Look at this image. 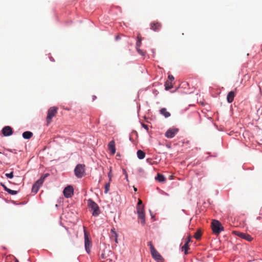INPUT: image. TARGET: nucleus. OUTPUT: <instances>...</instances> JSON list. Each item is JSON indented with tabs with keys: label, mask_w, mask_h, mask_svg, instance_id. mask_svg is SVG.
Wrapping results in <instances>:
<instances>
[{
	"label": "nucleus",
	"mask_w": 262,
	"mask_h": 262,
	"mask_svg": "<svg viewBox=\"0 0 262 262\" xmlns=\"http://www.w3.org/2000/svg\"><path fill=\"white\" fill-rule=\"evenodd\" d=\"M88 205L93 216H97L100 214V211L98 205L92 199L88 200Z\"/></svg>",
	"instance_id": "f257e3e1"
},
{
	"label": "nucleus",
	"mask_w": 262,
	"mask_h": 262,
	"mask_svg": "<svg viewBox=\"0 0 262 262\" xmlns=\"http://www.w3.org/2000/svg\"><path fill=\"white\" fill-rule=\"evenodd\" d=\"M49 175V174L46 173V174H45L41 176V177L40 178V179L39 180H38L35 183V184H33L32 188V192L36 193L38 192L40 187L42 185L45 178H47V177H48Z\"/></svg>",
	"instance_id": "f03ea898"
},
{
	"label": "nucleus",
	"mask_w": 262,
	"mask_h": 262,
	"mask_svg": "<svg viewBox=\"0 0 262 262\" xmlns=\"http://www.w3.org/2000/svg\"><path fill=\"white\" fill-rule=\"evenodd\" d=\"M213 232L215 234H219L224 230V227L221 223L217 220H213L211 224Z\"/></svg>",
	"instance_id": "7ed1b4c3"
},
{
	"label": "nucleus",
	"mask_w": 262,
	"mask_h": 262,
	"mask_svg": "<svg viewBox=\"0 0 262 262\" xmlns=\"http://www.w3.org/2000/svg\"><path fill=\"white\" fill-rule=\"evenodd\" d=\"M58 108L55 106L50 107L48 111V115L46 119L47 124L48 125L52 121L53 117H55L57 113Z\"/></svg>",
	"instance_id": "20e7f679"
},
{
	"label": "nucleus",
	"mask_w": 262,
	"mask_h": 262,
	"mask_svg": "<svg viewBox=\"0 0 262 262\" xmlns=\"http://www.w3.org/2000/svg\"><path fill=\"white\" fill-rule=\"evenodd\" d=\"M138 219L141 220V223L144 225L145 223V212L144 206L137 207Z\"/></svg>",
	"instance_id": "39448f33"
},
{
	"label": "nucleus",
	"mask_w": 262,
	"mask_h": 262,
	"mask_svg": "<svg viewBox=\"0 0 262 262\" xmlns=\"http://www.w3.org/2000/svg\"><path fill=\"white\" fill-rule=\"evenodd\" d=\"M84 165L78 164L75 168V173L77 177L81 178L84 172Z\"/></svg>",
	"instance_id": "423d86ee"
},
{
	"label": "nucleus",
	"mask_w": 262,
	"mask_h": 262,
	"mask_svg": "<svg viewBox=\"0 0 262 262\" xmlns=\"http://www.w3.org/2000/svg\"><path fill=\"white\" fill-rule=\"evenodd\" d=\"M84 245L85 249L88 253H90L91 252V247L92 246L91 241L89 239L88 235L84 230Z\"/></svg>",
	"instance_id": "0eeeda50"
},
{
	"label": "nucleus",
	"mask_w": 262,
	"mask_h": 262,
	"mask_svg": "<svg viewBox=\"0 0 262 262\" xmlns=\"http://www.w3.org/2000/svg\"><path fill=\"white\" fill-rule=\"evenodd\" d=\"M178 132L179 129L177 128H170L165 133V135L167 138H172L175 136Z\"/></svg>",
	"instance_id": "6e6552de"
},
{
	"label": "nucleus",
	"mask_w": 262,
	"mask_h": 262,
	"mask_svg": "<svg viewBox=\"0 0 262 262\" xmlns=\"http://www.w3.org/2000/svg\"><path fill=\"white\" fill-rule=\"evenodd\" d=\"M151 254L153 258L158 262H163L164 260L163 258L162 257L161 254L157 251L155 249L152 251H150Z\"/></svg>",
	"instance_id": "1a4fd4ad"
},
{
	"label": "nucleus",
	"mask_w": 262,
	"mask_h": 262,
	"mask_svg": "<svg viewBox=\"0 0 262 262\" xmlns=\"http://www.w3.org/2000/svg\"><path fill=\"white\" fill-rule=\"evenodd\" d=\"M74 189L72 186L66 187L63 191L64 196L67 198H71L73 194Z\"/></svg>",
	"instance_id": "9d476101"
},
{
	"label": "nucleus",
	"mask_w": 262,
	"mask_h": 262,
	"mask_svg": "<svg viewBox=\"0 0 262 262\" xmlns=\"http://www.w3.org/2000/svg\"><path fill=\"white\" fill-rule=\"evenodd\" d=\"M150 29L154 31H159L162 28V24L157 21H154L150 24Z\"/></svg>",
	"instance_id": "9b49d317"
},
{
	"label": "nucleus",
	"mask_w": 262,
	"mask_h": 262,
	"mask_svg": "<svg viewBox=\"0 0 262 262\" xmlns=\"http://www.w3.org/2000/svg\"><path fill=\"white\" fill-rule=\"evenodd\" d=\"M2 133L5 136H10L13 134L12 128L9 126H6L3 128Z\"/></svg>",
	"instance_id": "f8f14e48"
},
{
	"label": "nucleus",
	"mask_w": 262,
	"mask_h": 262,
	"mask_svg": "<svg viewBox=\"0 0 262 262\" xmlns=\"http://www.w3.org/2000/svg\"><path fill=\"white\" fill-rule=\"evenodd\" d=\"M237 235L239 237H240L243 239H245L248 241H249V242L251 241L253 239V238L249 234H248L246 233L238 232L237 233Z\"/></svg>",
	"instance_id": "ddd939ff"
},
{
	"label": "nucleus",
	"mask_w": 262,
	"mask_h": 262,
	"mask_svg": "<svg viewBox=\"0 0 262 262\" xmlns=\"http://www.w3.org/2000/svg\"><path fill=\"white\" fill-rule=\"evenodd\" d=\"M108 148L111 151L112 155H114L116 152L115 143L114 140L110 141L108 144Z\"/></svg>",
	"instance_id": "4468645a"
},
{
	"label": "nucleus",
	"mask_w": 262,
	"mask_h": 262,
	"mask_svg": "<svg viewBox=\"0 0 262 262\" xmlns=\"http://www.w3.org/2000/svg\"><path fill=\"white\" fill-rule=\"evenodd\" d=\"M118 235L115 231V229L113 228L111 230L110 238L111 240L114 241L116 243H118Z\"/></svg>",
	"instance_id": "2eb2a0df"
},
{
	"label": "nucleus",
	"mask_w": 262,
	"mask_h": 262,
	"mask_svg": "<svg viewBox=\"0 0 262 262\" xmlns=\"http://www.w3.org/2000/svg\"><path fill=\"white\" fill-rule=\"evenodd\" d=\"M235 96V93L234 91H230L227 95V100L228 103H231L234 100Z\"/></svg>",
	"instance_id": "dca6fc26"
},
{
	"label": "nucleus",
	"mask_w": 262,
	"mask_h": 262,
	"mask_svg": "<svg viewBox=\"0 0 262 262\" xmlns=\"http://www.w3.org/2000/svg\"><path fill=\"white\" fill-rule=\"evenodd\" d=\"M33 136V133L29 131H26L23 133V137L26 139H30Z\"/></svg>",
	"instance_id": "f3484780"
},
{
	"label": "nucleus",
	"mask_w": 262,
	"mask_h": 262,
	"mask_svg": "<svg viewBox=\"0 0 262 262\" xmlns=\"http://www.w3.org/2000/svg\"><path fill=\"white\" fill-rule=\"evenodd\" d=\"M156 179L160 182H164L166 181V178L165 177L160 173L157 174Z\"/></svg>",
	"instance_id": "a211bd4d"
},
{
	"label": "nucleus",
	"mask_w": 262,
	"mask_h": 262,
	"mask_svg": "<svg viewBox=\"0 0 262 262\" xmlns=\"http://www.w3.org/2000/svg\"><path fill=\"white\" fill-rule=\"evenodd\" d=\"M160 112V113L166 118L169 117L170 116V113L167 112L165 108H161Z\"/></svg>",
	"instance_id": "6ab92c4d"
},
{
	"label": "nucleus",
	"mask_w": 262,
	"mask_h": 262,
	"mask_svg": "<svg viewBox=\"0 0 262 262\" xmlns=\"http://www.w3.org/2000/svg\"><path fill=\"white\" fill-rule=\"evenodd\" d=\"M137 157L139 159H143L145 158V153L141 150H138L137 151Z\"/></svg>",
	"instance_id": "aec40b11"
},
{
	"label": "nucleus",
	"mask_w": 262,
	"mask_h": 262,
	"mask_svg": "<svg viewBox=\"0 0 262 262\" xmlns=\"http://www.w3.org/2000/svg\"><path fill=\"white\" fill-rule=\"evenodd\" d=\"M108 255L104 251H103L102 252V253H101V254L100 255V258L101 260H102V259H103V260H105V259H106V260H108L109 259V260H110V258H107ZM101 262H104V260H102Z\"/></svg>",
	"instance_id": "412c9836"
},
{
	"label": "nucleus",
	"mask_w": 262,
	"mask_h": 262,
	"mask_svg": "<svg viewBox=\"0 0 262 262\" xmlns=\"http://www.w3.org/2000/svg\"><path fill=\"white\" fill-rule=\"evenodd\" d=\"M201 235H202V232H201V230L198 229L196 231V232L195 233V234L194 235V237L196 239L199 240L201 238Z\"/></svg>",
	"instance_id": "4be33fe9"
},
{
	"label": "nucleus",
	"mask_w": 262,
	"mask_h": 262,
	"mask_svg": "<svg viewBox=\"0 0 262 262\" xmlns=\"http://www.w3.org/2000/svg\"><path fill=\"white\" fill-rule=\"evenodd\" d=\"M189 249L188 242H186L184 245L182 247V250L184 251L185 254L187 255L188 254L187 251Z\"/></svg>",
	"instance_id": "5701e85b"
},
{
	"label": "nucleus",
	"mask_w": 262,
	"mask_h": 262,
	"mask_svg": "<svg viewBox=\"0 0 262 262\" xmlns=\"http://www.w3.org/2000/svg\"><path fill=\"white\" fill-rule=\"evenodd\" d=\"M165 89L166 90H168L170 89L171 88H172V85L171 83V82H170L168 81H166L165 83Z\"/></svg>",
	"instance_id": "b1692460"
},
{
	"label": "nucleus",
	"mask_w": 262,
	"mask_h": 262,
	"mask_svg": "<svg viewBox=\"0 0 262 262\" xmlns=\"http://www.w3.org/2000/svg\"><path fill=\"white\" fill-rule=\"evenodd\" d=\"M110 182L107 183H106L105 185V190H104V192L105 193H107L109 190H110Z\"/></svg>",
	"instance_id": "393cba45"
},
{
	"label": "nucleus",
	"mask_w": 262,
	"mask_h": 262,
	"mask_svg": "<svg viewBox=\"0 0 262 262\" xmlns=\"http://www.w3.org/2000/svg\"><path fill=\"white\" fill-rule=\"evenodd\" d=\"M137 51L138 52V53L139 54H140L141 55H142L143 56H145V53H146L145 51L140 49V48L137 49Z\"/></svg>",
	"instance_id": "a878e982"
},
{
	"label": "nucleus",
	"mask_w": 262,
	"mask_h": 262,
	"mask_svg": "<svg viewBox=\"0 0 262 262\" xmlns=\"http://www.w3.org/2000/svg\"><path fill=\"white\" fill-rule=\"evenodd\" d=\"M147 245L148 246H149L150 247V251H152L153 250L155 249V248H154L152 244V242H148L147 243Z\"/></svg>",
	"instance_id": "bb28decb"
},
{
	"label": "nucleus",
	"mask_w": 262,
	"mask_h": 262,
	"mask_svg": "<svg viewBox=\"0 0 262 262\" xmlns=\"http://www.w3.org/2000/svg\"><path fill=\"white\" fill-rule=\"evenodd\" d=\"M6 176L8 178H12L13 177V172H11L9 173H6Z\"/></svg>",
	"instance_id": "cd10ccee"
},
{
	"label": "nucleus",
	"mask_w": 262,
	"mask_h": 262,
	"mask_svg": "<svg viewBox=\"0 0 262 262\" xmlns=\"http://www.w3.org/2000/svg\"><path fill=\"white\" fill-rule=\"evenodd\" d=\"M143 206H144L142 205V201L141 200L139 199V201L138 202V204H137V207H143Z\"/></svg>",
	"instance_id": "c85d7f7f"
},
{
	"label": "nucleus",
	"mask_w": 262,
	"mask_h": 262,
	"mask_svg": "<svg viewBox=\"0 0 262 262\" xmlns=\"http://www.w3.org/2000/svg\"><path fill=\"white\" fill-rule=\"evenodd\" d=\"M141 41H140V40L139 41H137V42H136V49H138V48H139L141 45Z\"/></svg>",
	"instance_id": "c756f323"
},
{
	"label": "nucleus",
	"mask_w": 262,
	"mask_h": 262,
	"mask_svg": "<svg viewBox=\"0 0 262 262\" xmlns=\"http://www.w3.org/2000/svg\"><path fill=\"white\" fill-rule=\"evenodd\" d=\"M137 41H142V38L141 37V35L140 33H138L137 37Z\"/></svg>",
	"instance_id": "7c9ffc66"
},
{
	"label": "nucleus",
	"mask_w": 262,
	"mask_h": 262,
	"mask_svg": "<svg viewBox=\"0 0 262 262\" xmlns=\"http://www.w3.org/2000/svg\"><path fill=\"white\" fill-rule=\"evenodd\" d=\"M108 177H109V181H111L112 180V170L111 169L110 172L108 173Z\"/></svg>",
	"instance_id": "2f4dec72"
},
{
	"label": "nucleus",
	"mask_w": 262,
	"mask_h": 262,
	"mask_svg": "<svg viewBox=\"0 0 262 262\" xmlns=\"http://www.w3.org/2000/svg\"><path fill=\"white\" fill-rule=\"evenodd\" d=\"M17 191L11 190V191L10 192L9 194H12V195H15L17 194Z\"/></svg>",
	"instance_id": "473e14b6"
},
{
	"label": "nucleus",
	"mask_w": 262,
	"mask_h": 262,
	"mask_svg": "<svg viewBox=\"0 0 262 262\" xmlns=\"http://www.w3.org/2000/svg\"><path fill=\"white\" fill-rule=\"evenodd\" d=\"M142 126L146 130H148V126L146 124H142Z\"/></svg>",
	"instance_id": "72a5a7b5"
},
{
	"label": "nucleus",
	"mask_w": 262,
	"mask_h": 262,
	"mask_svg": "<svg viewBox=\"0 0 262 262\" xmlns=\"http://www.w3.org/2000/svg\"><path fill=\"white\" fill-rule=\"evenodd\" d=\"M168 79L170 81L173 80H174V77L172 75H170L168 76Z\"/></svg>",
	"instance_id": "f704fd0d"
},
{
	"label": "nucleus",
	"mask_w": 262,
	"mask_h": 262,
	"mask_svg": "<svg viewBox=\"0 0 262 262\" xmlns=\"http://www.w3.org/2000/svg\"><path fill=\"white\" fill-rule=\"evenodd\" d=\"M191 241V236L188 237L186 242H188V244Z\"/></svg>",
	"instance_id": "c9c22d12"
},
{
	"label": "nucleus",
	"mask_w": 262,
	"mask_h": 262,
	"mask_svg": "<svg viewBox=\"0 0 262 262\" xmlns=\"http://www.w3.org/2000/svg\"><path fill=\"white\" fill-rule=\"evenodd\" d=\"M123 173L125 175L126 178L127 180V174L126 171L124 169L123 170Z\"/></svg>",
	"instance_id": "e433bc0d"
},
{
	"label": "nucleus",
	"mask_w": 262,
	"mask_h": 262,
	"mask_svg": "<svg viewBox=\"0 0 262 262\" xmlns=\"http://www.w3.org/2000/svg\"><path fill=\"white\" fill-rule=\"evenodd\" d=\"M11 189L8 188V189H6V191L7 192H8L9 193H10V192L11 191Z\"/></svg>",
	"instance_id": "4c0bfd02"
},
{
	"label": "nucleus",
	"mask_w": 262,
	"mask_h": 262,
	"mask_svg": "<svg viewBox=\"0 0 262 262\" xmlns=\"http://www.w3.org/2000/svg\"><path fill=\"white\" fill-rule=\"evenodd\" d=\"M93 98V100H95L96 99V96H93L92 97Z\"/></svg>",
	"instance_id": "58836bf2"
},
{
	"label": "nucleus",
	"mask_w": 262,
	"mask_h": 262,
	"mask_svg": "<svg viewBox=\"0 0 262 262\" xmlns=\"http://www.w3.org/2000/svg\"><path fill=\"white\" fill-rule=\"evenodd\" d=\"M3 186L4 187V189H5V190H6V189H8V188H7V187L4 185H3Z\"/></svg>",
	"instance_id": "ea45409f"
},
{
	"label": "nucleus",
	"mask_w": 262,
	"mask_h": 262,
	"mask_svg": "<svg viewBox=\"0 0 262 262\" xmlns=\"http://www.w3.org/2000/svg\"><path fill=\"white\" fill-rule=\"evenodd\" d=\"M116 40L119 39V36H116Z\"/></svg>",
	"instance_id": "a19ab883"
},
{
	"label": "nucleus",
	"mask_w": 262,
	"mask_h": 262,
	"mask_svg": "<svg viewBox=\"0 0 262 262\" xmlns=\"http://www.w3.org/2000/svg\"><path fill=\"white\" fill-rule=\"evenodd\" d=\"M134 190L136 191L137 190V189L136 188L134 187Z\"/></svg>",
	"instance_id": "79ce46f5"
},
{
	"label": "nucleus",
	"mask_w": 262,
	"mask_h": 262,
	"mask_svg": "<svg viewBox=\"0 0 262 262\" xmlns=\"http://www.w3.org/2000/svg\"><path fill=\"white\" fill-rule=\"evenodd\" d=\"M15 262H19L17 259H16Z\"/></svg>",
	"instance_id": "37998d69"
}]
</instances>
